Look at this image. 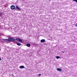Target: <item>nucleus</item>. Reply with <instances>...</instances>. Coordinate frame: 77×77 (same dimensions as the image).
Segmentation results:
<instances>
[{
    "label": "nucleus",
    "mask_w": 77,
    "mask_h": 77,
    "mask_svg": "<svg viewBox=\"0 0 77 77\" xmlns=\"http://www.w3.org/2000/svg\"><path fill=\"white\" fill-rule=\"evenodd\" d=\"M45 42V39H42L41 40V42Z\"/></svg>",
    "instance_id": "6"
},
{
    "label": "nucleus",
    "mask_w": 77,
    "mask_h": 77,
    "mask_svg": "<svg viewBox=\"0 0 77 77\" xmlns=\"http://www.w3.org/2000/svg\"><path fill=\"white\" fill-rule=\"evenodd\" d=\"M19 68L20 69H23V68H24V66H21L19 67Z\"/></svg>",
    "instance_id": "5"
},
{
    "label": "nucleus",
    "mask_w": 77,
    "mask_h": 77,
    "mask_svg": "<svg viewBox=\"0 0 77 77\" xmlns=\"http://www.w3.org/2000/svg\"><path fill=\"white\" fill-rule=\"evenodd\" d=\"M16 9H17L18 11H21V9H20V8L17 6H16Z\"/></svg>",
    "instance_id": "4"
},
{
    "label": "nucleus",
    "mask_w": 77,
    "mask_h": 77,
    "mask_svg": "<svg viewBox=\"0 0 77 77\" xmlns=\"http://www.w3.org/2000/svg\"><path fill=\"white\" fill-rule=\"evenodd\" d=\"M10 8L12 10H14V9H15V6L14 5H11L10 7Z\"/></svg>",
    "instance_id": "2"
},
{
    "label": "nucleus",
    "mask_w": 77,
    "mask_h": 77,
    "mask_svg": "<svg viewBox=\"0 0 77 77\" xmlns=\"http://www.w3.org/2000/svg\"><path fill=\"white\" fill-rule=\"evenodd\" d=\"M5 42H8V40L7 39H5Z\"/></svg>",
    "instance_id": "13"
},
{
    "label": "nucleus",
    "mask_w": 77,
    "mask_h": 77,
    "mask_svg": "<svg viewBox=\"0 0 77 77\" xmlns=\"http://www.w3.org/2000/svg\"><path fill=\"white\" fill-rule=\"evenodd\" d=\"M57 71H62V69L57 68Z\"/></svg>",
    "instance_id": "7"
},
{
    "label": "nucleus",
    "mask_w": 77,
    "mask_h": 77,
    "mask_svg": "<svg viewBox=\"0 0 77 77\" xmlns=\"http://www.w3.org/2000/svg\"><path fill=\"white\" fill-rule=\"evenodd\" d=\"M16 39V40H17V41H20V42H23V41L22 40H21V39L20 38H17Z\"/></svg>",
    "instance_id": "3"
},
{
    "label": "nucleus",
    "mask_w": 77,
    "mask_h": 77,
    "mask_svg": "<svg viewBox=\"0 0 77 77\" xmlns=\"http://www.w3.org/2000/svg\"><path fill=\"white\" fill-rule=\"evenodd\" d=\"M73 2H75L76 3H77V0H72Z\"/></svg>",
    "instance_id": "11"
},
{
    "label": "nucleus",
    "mask_w": 77,
    "mask_h": 77,
    "mask_svg": "<svg viewBox=\"0 0 77 77\" xmlns=\"http://www.w3.org/2000/svg\"><path fill=\"white\" fill-rule=\"evenodd\" d=\"M1 60H2V59H1V58L0 57V61Z\"/></svg>",
    "instance_id": "17"
},
{
    "label": "nucleus",
    "mask_w": 77,
    "mask_h": 77,
    "mask_svg": "<svg viewBox=\"0 0 77 77\" xmlns=\"http://www.w3.org/2000/svg\"><path fill=\"white\" fill-rule=\"evenodd\" d=\"M17 45L20 46L21 45V43H17Z\"/></svg>",
    "instance_id": "9"
},
{
    "label": "nucleus",
    "mask_w": 77,
    "mask_h": 77,
    "mask_svg": "<svg viewBox=\"0 0 77 77\" xmlns=\"http://www.w3.org/2000/svg\"><path fill=\"white\" fill-rule=\"evenodd\" d=\"M75 26L76 27H77V23H76L75 25Z\"/></svg>",
    "instance_id": "15"
},
{
    "label": "nucleus",
    "mask_w": 77,
    "mask_h": 77,
    "mask_svg": "<svg viewBox=\"0 0 77 77\" xmlns=\"http://www.w3.org/2000/svg\"><path fill=\"white\" fill-rule=\"evenodd\" d=\"M1 15H2V13H0V17L1 16Z\"/></svg>",
    "instance_id": "14"
},
{
    "label": "nucleus",
    "mask_w": 77,
    "mask_h": 77,
    "mask_svg": "<svg viewBox=\"0 0 77 77\" xmlns=\"http://www.w3.org/2000/svg\"><path fill=\"white\" fill-rule=\"evenodd\" d=\"M38 76H41V74H38Z\"/></svg>",
    "instance_id": "12"
},
{
    "label": "nucleus",
    "mask_w": 77,
    "mask_h": 77,
    "mask_svg": "<svg viewBox=\"0 0 77 77\" xmlns=\"http://www.w3.org/2000/svg\"><path fill=\"white\" fill-rule=\"evenodd\" d=\"M56 58H57V59H59V58H60V57L59 56H57L56 57Z\"/></svg>",
    "instance_id": "10"
},
{
    "label": "nucleus",
    "mask_w": 77,
    "mask_h": 77,
    "mask_svg": "<svg viewBox=\"0 0 77 77\" xmlns=\"http://www.w3.org/2000/svg\"><path fill=\"white\" fill-rule=\"evenodd\" d=\"M8 40H9V41H16L15 39L11 38H8Z\"/></svg>",
    "instance_id": "1"
},
{
    "label": "nucleus",
    "mask_w": 77,
    "mask_h": 77,
    "mask_svg": "<svg viewBox=\"0 0 77 77\" xmlns=\"http://www.w3.org/2000/svg\"><path fill=\"white\" fill-rule=\"evenodd\" d=\"M65 52L63 51H62V52L63 53H65Z\"/></svg>",
    "instance_id": "16"
},
{
    "label": "nucleus",
    "mask_w": 77,
    "mask_h": 77,
    "mask_svg": "<svg viewBox=\"0 0 77 77\" xmlns=\"http://www.w3.org/2000/svg\"><path fill=\"white\" fill-rule=\"evenodd\" d=\"M26 46L28 47H30V44L28 43L27 44H26Z\"/></svg>",
    "instance_id": "8"
}]
</instances>
